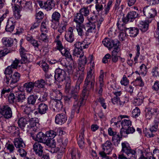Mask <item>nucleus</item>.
Returning <instances> with one entry per match:
<instances>
[{
	"mask_svg": "<svg viewBox=\"0 0 159 159\" xmlns=\"http://www.w3.org/2000/svg\"><path fill=\"white\" fill-rule=\"evenodd\" d=\"M71 157L70 159H79L80 155L78 152V150L76 148H73L70 152Z\"/></svg>",
	"mask_w": 159,
	"mask_h": 159,
	"instance_id": "nucleus-39",
	"label": "nucleus"
},
{
	"mask_svg": "<svg viewBox=\"0 0 159 159\" xmlns=\"http://www.w3.org/2000/svg\"><path fill=\"white\" fill-rule=\"evenodd\" d=\"M112 2L111 0L109 1L107 4V5L104 8V11H105V14L106 15H107L109 12L110 8L112 6Z\"/></svg>",
	"mask_w": 159,
	"mask_h": 159,
	"instance_id": "nucleus-61",
	"label": "nucleus"
},
{
	"mask_svg": "<svg viewBox=\"0 0 159 159\" xmlns=\"http://www.w3.org/2000/svg\"><path fill=\"white\" fill-rule=\"evenodd\" d=\"M111 44L110 48L114 47V50L118 48H120L119 47L120 45V43L119 41L117 39L114 40L112 39V41H111Z\"/></svg>",
	"mask_w": 159,
	"mask_h": 159,
	"instance_id": "nucleus-51",
	"label": "nucleus"
},
{
	"mask_svg": "<svg viewBox=\"0 0 159 159\" xmlns=\"http://www.w3.org/2000/svg\"><path fill=\"white\" fill-rule=\"evenodd\" d=\"M1 112L4 117L6 119H9L12 117L11 110H2Z\"/></svg>",
	"mask_w": 159,
	"mask_h": 159,
	"instance_id": "nucleus-44",
	"label": "nucleus"
},
{
	"mask_svg": "<svg viewBox=\"0 0 159 159\" xmlns=\"http://www.w3.org/2000/svg\"><path fill=\"white\" fill-rule=\"evenodd\" d=\"M47 138L46 134H45L42 132H40L36 134L35 140L39 142L44 143L46 142V140L48 139Z\"/></svg>",
	"mask_w": 159,
	"mask_h": 159,
	"instance_id": "nucleus-19",
	"label": "nucleus"
},
{
	"mask_svg": "<svg viewBox=\"0 0 159 159\" xmlns=\"http://www.w3.org/2000/svg\"><path fill=\"white\" fill-rule=\"evenodd\" d=\"M63 56H65L66 57L73 61V59L72 56L70 54V52L67 50V48H64L60 52Z\"/></svg>",
	"mask_w": 159,
	"mask_h": 159,
	"instance_id": "nucleus-33",
	"label": "nucleus"
},
{
	"mask_svg": "<svg viewBox=\"0 0 159 159\" xmlns=\"http://www.w3.org/2000/svg\"><path fill=\"white\" fill-rule=\"evenodd\" d=\"M56 43V48L59 50L60 52L62 50L65 48L62 45L61 42L59 40H57L55 41Z\"/></svg>",
	"mask_w": 159,
	"mask_h": 159,
	"instance_id": "nucleus-55",
	"label": "nucleus"
},
{
	"mask_svg": "<svg viewBox=\"0 0 159 159\" xmlns=\"http://www.w3.org/2000/svg\"><path fill=\"white\" fill-rule=\"evenodd\" d=\"M120 48H117L113 50L112 52V58L113 61L116 62L118 61V57L120 55Z\"/></svg>",
	"mask_w": 159,
	"mask_h": 159,
	"instance_id": "nucleus-34",
	"label": "nucleus"
},
{
	"mask_svg": "<svg viewBox=\"0 0 159 159\" xmlns=\"http://www.w3.org/2000/svg\"><path fill=\"white\" fill-rule=\"evenodd\" d=\"M44 144L52 148H54L56 147V142L54 139H47Z\"/></svg>",
	"mask_w": 159,
	"mask_h": 159,
	"instance_id": "nucleus-48",
	"label": "nucleus"
},
{
	"mask_svg": "<svg viewBox=\"0 0 159 159\" xmlns=\"http://www.w3.org/2000/svg\"><path fill=\"white\" fill-rule=\"evenodd\" d=\"M67 120V117L64 114H59L55 117V121L57 124L62 125L65 123Z\"/></svg>",
	"mask_w": 159,
	"mask_h": 159,
	"instance_id": "nucleus-16",
	"label": "nucleus"
},
{
	"mask_svg": "<svg viewBox=\"0 0 159 159\" xmlns=\"http://www.w3.org/2000/svg\"><path fill=\"white\" fill-rule=\"evenodd\" d=\"M38 3L41 8L46 10L47 11L51 10L55 6V2L54 0H47L43 3L42 1H39Z\"/></svg>",
	"mask_w": 159,
	"mask_h": 159,
	"instance_id": "nucleus-8",
	"label": "nucleus"
},
{
	"mask_svg": "<svg viewBox=\"0 0 159 159\" xmlns=\"http://www.w3.org/2000/svg\"><path fill=\"white\" fill-rule=\"evenodd\" d=\"M84 132V129H82L79 135V137L78 139V145L80 148L81 149L85 147Z\"/></svg>",
	"mask_w": 159,
	"mask_h": 159,
	"instance_id": "nucleus-20",
	"label": "nucleus"
},
{
	"mask_svg": "<svg viewBox=\"0 0 159 159\" xmlns=\"http://www.w3.org/2000/svg\"><path fill=\"white\" fill-rule=\"evenodd\" d=\"M16 2V5L20 8L21 7L27 9H30L31 6V3L30 2H26L25 0H17Z\"/></svg>",
	"mask_w": 159,
	"mask_h": 159,
	"instance_id": "nucleus-15",
	"label": "nucleus"
},
{
	"mask_svg": "<svg viewBox=\"0 0 159 159\" xmlns=\"http://www.w3.org/2000/svg\"><path fill=\"white\" fill-rule=\"evenodd\" d=\"M152 73L153 76L159 77V66L157 65V66L153 68L152 70Z\"/></svg>",
	"mask_w": 159,
	"mask_h": 159,
	"instance_id": "nucleus-63",
	"label": "nucleus"
},
{
	"mask_svg": "<svg viewBox=\"0 0 159 159\" xmlns=\"http://www.w3.org/2000/svg\"><path fill=\"white\" fill-rule=\"evenodd\" d=\"M156 157L159 158V150L155 149L153 151L152 156L149 157L148 159H156Z\"/></svg>",
	"mask_w": 159,
	"mask_h": 159,
	"instance_id": "nucleus-62",
	"label": "nucleus"
},
{
	"mask_svg": "<svg viewBox=\"0 0 159 159\" xmlns=\"http://www.w3.org/2000/svg\"><path fill=\"white\" fill-rule=\"evenodd\" d=\"M75 49L74 50L73 55L77 57L80 55V57H83L84 52L83 51V49L88 48V44L86 43V40L84 39L82 42H77L74 44Z\"/></svg>",
	"mask_w": 159,
	"mask_h": 159,
	"instance_id": "nucleus-3",
	"label": "nucleus"
},
{
	"mask_svg": "<svg viewBox=\"0 0 159 159\" xmlns=\"http://www.w3.org/2000/svg\"><path fill=\"white\" fill-rule=\"evenodd\" d=\"M16 102H20L25 99V96L24 93L18 91L15 92Z\"/></svg>",
	"mask_w": 159,
	"mask_h": 159,
	"instance_id": "nucleus-27",
	"label": "nucleus"
},
{
	"mask_svg": "<svg viewBox=\"0 0 159 159\" xmlns=\"http://www.w3.org/2000/svg\"><path fill=\"white\" fill-rule=\"evenodd\" d=\"M5 147L10 153L13 152L15 149L14 145L11 143H7L5 145Z\"/></svg>",
	"mask_w": 159,
	"mask_h": 159,
	"instance_id": "nucleus-60",
	"label": "nucleus"
},
{
	"mask_svg": "<svg viewBox=\"0 0 159 159\" xmlns=\"http://www.w3.org/2000/svg\"><path fill=\"white\" fill-rule=\"evenodd\" d=\"M76 29L78 32V35L80 36L84 35V30H86V28L84 25H76Z\"/></svg>",
	"mask_w": 159,
	"mask_h": 159,
	"instance_id": "nucleus-36",
	"label": "nucleus"
},
{
	"mask_svg": "<svg viewBox=\"0 0 159 159\" xmlns=\"http://www.w3.org/2000/svg\"><path fill=\"white\" fill-rule=\"evenodd\" d=\"M3 44L5 46L7 47H11L13 43V40L11 38H3L2 39Z\"/></svg>",
	"mask_w": 159,
	"mask_h": 159,
	"instance_id": "nucleus-37",
	"label": "nucleus"
},
{
	"mask_svg": "<svg viewBox=\"0 0 159 159\" xmlns=\"http://www.w3.org/2000/svg\"><path fill=\"white\" fill-rule=\"evenodd\" d=\"M61 18V14L57 11H54L52 14L51 21L52 22H59Z\"/></svg>",
	"mask_w": 159,
	"mask_h": 159,
	"instance_id": "nucleus-35",
	"label": "nucleus"
},
{
	"mask_svg": "<svg viewBox=\"0 0 159 159\" xmlns=\"http://www.w3.org/2000/svg\"><path fill=\"white\" fill-rule=\"evenodd\" d=\"M111 41V39L106 38L103 40L102 43L105 46L110 48Z\"/></svg>",
	"mask_w": 159,
	"mask_h": 159,
	"instance_id": "nucleus-58",
	"label": "nucleus"
},
{
	"mask_svg": "<svg viewBox=\"0 0 159 159\" xmlns=\"http://www.w3.org/2000/svg\"><path fill=\"white\" fill-rule=\"evenodd\" d=\"M35 87L38 88H43L45 84H46V82L42 79L39 80L34 82Z\"/></svg>",
	"mask_w": 159,
	"mask_h": 159,
	"instance_id": "nucleus-40",
	"label": "nucleus"
},
{
	"mask_svg": "<svg viewBox=\"0 0 159 159\" xmlns=\"http://www.w3.org/2000/svg\"><path fill=\"white\" fill-rule=\"evenodd\" d=\"M82 91V95L85 97L88 96L89 91L91 90H93L94 88L95 83L85 81Z\"/></svg>",
	"mask_w": 159,
	"mask_h": 159,
	"instance_id": "nucleus-10",
	"label": "nucleus"
},
{
	"mask_svg": "<svg viewBox=\"0 0 159 159\" xmlns=\"http://www.w3.org/2000/svg\"><path fill=\"white\" fill-rule=\"evenodd\" d=\"M144 15L148 19V22L150 23L152 21V19L157 16V11L155 8H152L147 6L144 7L143 9Z\"/></svg>",
	"mask_w": 159,
	"mask_h": 159,
	"instance_id": "nucleus-5",
	"label": "nucleus"
},
{
	"mask_svg": "<svg viewBox=\"0 0 159 159\" xmlns=\"http://www.w3.org/2000/svg\"><path fill=\"white\" fill-rule=\"evenodd\" d=\"M138 16V14L135 11H131L129 12L125 17H124L121 19H119L118 21H122V23L125 24L129 21L132 22Z\"/></svg>",
	"mask_w": 159,
	"mask_h": 159,
	"instance_id": "nucleus-9",
	"label": "nucleus"
},
{
	"mask_svg": "<svg viewBox=\"0 0 159 159\" xmlns=\"http://www.w3.org/2000/svg\"><path fill=\"white\" fill-rule=\"evenodd\" d=\"M90 9L88 6H84L80 9L79 12L83 16L87 17L90 14Z\"/></svg>",
	"mask_w": 159,
	"mask_h": 159,
	"instance_id": "nucleus-30",
	"label": "nucleus"
},
{
	"mask_svg": "<svg viewBox=\"0 0 159 159\" xmlns=\"http://www.w3.org/2000/svg\"><path fill=\"white\" fill-rule=\"evenodd\" d=\"M102 151H100L99 153L100 156L105 157L106 155L110 154L112 150V144L110 141H107L106 142L102 145Z\"/></svg>",
	"mask_w": 159,
	"mask_h": 159,
	"instance_id": "nucleus-6",
	"label": "nucleus"
},
{
	"mask_svg": "<svg viewBox=\"0 0 159 159\" xmlns=\"http://www.w3.org/2000/svg\"><path fill=\"white\" fill-rule=\"evenodd\" d=\"M82 79H80L78 82H76V84L75 88L73 90H71V92L72 93V96L75 98V99H77L78 98V92L80 89V85L82 82Z\"/></svg>",
	"mask_w": 159,
	"mask_h": 159,
	"instance_id": "nucleus-17",
	"label": "nucleus"
},
{
	"mask_svg": "<svg viewBox=\"0 0 159 159\" xmlns=\"http://www.w3.org/2000/svg\"><path fill=\"white\" fill-rule=\"evenodd\" d=\"M87 20L88 22L86 24L96 26V23L98 22V16L97 15H90L87 17Z\"/></svg>",
	"mask_w": 159,
	"mask_h": 159,
	"instance_id": "nucleus-23",
	"label": "nucleus"
},
{
	"mask_svg": "<svg viewBox=\"0 0 159 159\" xmlns=\"http://www.w3.org/2000/svg\"><path fill=\"white\" fill-rule=\"evenodd\" d=\"M84 75L83 72H82V73H80L79 72H76L73 75V79L74 80H77V82H78V80L81 78L82 82L84 79Z\"/></svg>",
	"mask_w": 159,
	"mask_h": 159,
	"instance_id": "nucleus-42",
	"label": "nucleus"
},
{
	"mask_svg": "<svg viewBox=\"0 0 159 159\" xmlns=\"http://www.w3.org/2000/svg\"><path fill=\"white\" fill-rule=\"evenodd\" d=\"M154 125L150 128V131L152 132H155L157 130L158 125L159 123V120L158 119H155L154 121Z\"/></svg>",
	"mask_w": 159,
	"mask_h": 159,
	"instance_id": "nucleus-50",
	"label": "nucleus"
},
{
	"mask_svg": "<svg viewBox=\"0 0 159 159\" xmlns=\"http://www.w3.org/2000/svg\"><path fill=\"white\" fill-rule=\"evenodd\" d=\"M121 138L117 133L113 136L112 140L113 142L114 145H116V144L118 146V144L120 143Z\"/></svg>",
	"mask_w": 159,
	"mask_h": 159,
	"instance_id": "nucleus-43",
	"label": "nucleus"
},
{
	"mask_svg": "<svg viewBox=\"0 0 159 159\" xmlns=\"http://www.w3.org/2000/svg\"><path fill=\"white\" fill-rule=\"evenodd\" d=\"M21 8H19L17 6H15V10L14 11V17L16 19H18L20 18L21 15L20 14V10Z\"/></svg>",
	"mask_w": 159,
	"mask_h": 159,
	"instance_id": "nucleus-46",
	"label": "nucleus"
},
{
	"mask_svg": "<svg viewBox=\"0 0 159 159\" xmlns=\"http://www.w3.org/2000/svg\"><path fill=\"white\" fill-rule=\"evenodd\" d=\"M20 77V74L17 72H16L13 75L7 76V78L4 79V81L7 84L13 88L17 86L16 83L19 80Z\"/></svg>",
	"mask_w": 159,
	"mask_h": 159,
	"instance_id": "nucleus-4",
	"label": "nucleus"
},
{
	"mask_svg": "<svg viewBox=\"0 0 159 159\" xmlns=\"http://www.w3.org/2000/svg\"><path fill=\"white\" fill-rule=\"evenodd\" d=\"M67 21L63 20L60 24L58 27V31L61 34L62 33L66 30V26L67 25Z\"/></svg>",
	"mask_w": 159,
	"mask_h": 159,
	"instance_id": "nucleus-29",
	"label": "nucleus"
},
{
	"mask_svg": "<svg viewBox=\"0 0 159 159\" xmlns=\"http://www.w3.org/2000/svg\"><path fill=\"white\" fill-rule=\"evenodd\" d=\"M67 77L64 70L60 68H57L55 70L54 78L56 80L61 82L66 80Z\"/></svg>",
	"mask_w": 159,
	"mask_h": 159,
	"instance_id": "nucleus-7",
	"label": "nucleus"
},
{
	"mask_svg": "<svg viewBox=\"0 0 159 159\" xmlns=\"http://www.w3.org/2000/svg\"><path fill=\"white\" fill-rule=\"evenodd\" d=\"M122 21H118L117 25L120 30L124 31L128 36L135 37L139 34V30L137 28L129 27L127 26L125 24L122 23Z\"/></svg>",
	"mask_w": 159,
	"mask_h": 159,
	"instance_id": "nucleus-2",
	"label": "nucleus"
},
{
	"mask_svg": "<svg viewBox=\"0 0 159 159\" xmlns=\"http://www.w3.org/2000/svg\"><path fill=\"white\" fill-rule=\"evenodd\" d=\"M66 80V82L65 86L66 89V91L68 92L71 87V80L70 77L69 76H67Z\"/></svg>",
	"mask_w": 159,
	"mask_h": 159,
	"instance_id": "nucleus-57",
	"label": "nucleus"
},
{
	"mask_svg": "<svg viewBox=\"0 0 159 159\" xmlns=\"http://www.w3.org/2000/svg\"><path fill=\"white\" fill-rule=\"evenodd\" d=\"M74 29L72 27H70L66 31L65 35L66 40L70 43H72L75 40L74 36L73 33Z\"/></svg>",
	"mask_w": 159,
	"mask_h": 159,
	"instance_id": "nucleus-11",
	"label": "nucleus"
},
{
	"mask_svg": "<svg viewBox=\"0 0 159 159\" xmlns=\"http://www.w3.org/2000/svg\"><path fill=\"white\" fill-rule=\"evenodd\" d=\"M13 69L10 66H8L5 69L4 73L6 75V78H7V76H10V75L12 74L13 72Z\"/></svg>",
	"mask_w": 159,
	"mask_h": 159,
	"instance_id": "nucleus-59",
	"label": "nucleus"
},
{
	"mask_svg": "<svg viewBox=\"0 0 159 159\" xmlns=\"http://www.w3.org/2000/svg\"><path fill=\"white\" fill-rule=\"evenodd\" d=\"M57 134L56 132L53 130H50L47 131L46 133L47 138H48V139H53L56 136Z\"/></svg>",
	"mask_w": 159,
	"mask_h": 159,
	"instance_id": "nucleus-52",
	"label": "nucleus"
},
{
	"mask_svg": "<svg viewBox=\"0 0 159 159\" xmlns=\"http://www.w3.org/2000/svg\"><path fill=\"white\" fill-rule=\"evenodd\" d=\"M149 23L147 20H146L145 21L140 22L139 26L140 30L142 32H145L148 30Z\"/></svg>",
	"mask_w": 159,
	"mask_h": 159,
	"instance_id": "nucleus-31",
	"label": "nucleus"
},
{
	"mask_svg": "<svg viewBox=\"0 0 159 159\" xmlns=\"http://www.w3.org/2000/svg\"><path fill=\"white\" fill-rule=\"evenodd\" d=\"M80 13H78L76 14L74 17V21L76 23V25H83L82 24L84 21V18Z\"/></svg>",
	"mask_w": 159,
	"mask_h": 159,
	"instance_id": "nucleus-21",
	"label": "nucleus"
},
{
	"mask_svg": "<svg viewBox=\"0 0 159 159\" xmlns=\"http://www.w3.org/2000/svg\"><path fill=\"white\" fill-rule=\"evenodd\" d=\"M48 22L47 21H43L42 22L41 25L40 27V30L42 32H44L45 33H47L48 28L47 25Z\"/></svg>",
	"mask_w": 159,
	"mask_h": 159,
	"instance_id": "nucleus-45",
	"label": "nucleus"
},
{
	"mask_svg": "<svg viewBox=\"0 0 159 159\" xmlns=\"http://www.w3.org/2000/svg\"><path fill=\"white\" fill-rule=\"evenodd\" d=\"M93 72H92V69L91 68L87 73V75L85 81L95 82V76Z\"/></svg>",
	"mask_w": 159,
	"mask_h": 159,
	"instance_id": "nucleus-24",
	"label": "nucleus"
},
{
	"mask_svg": "<svg viewBox=\"0 0 159 159\" xmlns=\"http://www.w3.org/2000/svg\"><path fill=\"white\" fill-rule=\"evenodd\" d=\"M32 130L34 129V127L39 125L38 120L36 118H32L28 121Z\"/></svg>",
	"mask_w": 159,
	"mask_h": 159,
	"instance_id": "nucleus-38",
	"label": "nucleus"
},
{
	"mask_svg": "<svg viewBox=\"0 0 159 159\" xmlns=\"http://www.w3.org/2000/svg\"><path fill=\"white\" fill-rule=\"evenodd\" d=\"M121 145V154L119 155L118 157L119 159H134L136 158L135 151L131 149L128 143H122Z\"/></svg>",
	"mask_w": 159,
	"mask_h": 159,
	"instance_id": "nucleus-1",
	"label": "nucleus"
},
{
	"mask_svg": "<svg viewBox=\"0 0 159 159\" xmlns=\"http://www.w3.org/2000/svg\"><path fill=\"white\" fill-rule=\"evenodd\" d=\"M37 98L36 95H30L28 98V103L29 104H34Z\"/></svg>",
	"mask_w": 159,
	"mask_h": 159,
	"instance_id": "nucleus-54",
	"label": "nucleus"
},
{
	"mask_svg": "<svg viewBox=\"0 0 159 159\" xmlns=\"http://www.w3.org/2000/svg\"><path fill=\"white\" fill-rule=\"evenodd\" d=\"M66 70L69 75H72L73 74L75 69L73 61L72 63H70L68 66H66Z\"/></svg>",
	"mask_w": 159,
	"mask_h": 159,
	"instance_id": "nucleus-41",
	"label": "nucleus"
},
{
	"mask_svg": "<svg viewBox=\"0 0 159 159\" xmlns=\"http://www.w3.org/2000/svg\"><path fill=\"white\" fill-rule=\"evenodd\" d=\"M34 86V83L32 82L26 83L23 85V87L26 92L29 93L32 92Z\"/></svg>",
	"mask_w": 159,
	"mask_h": 159,
	"instance_id": "nucleus-28",
	"label": "nucleus"
},
{
	"mask_svg": "<svg viewBox=\"0 0 159 159\" xmlns=\"http://www.w3.org/2000/svg\"><path fill=\"white\" fill-rule=\"evenodd\" d=\"M135 131V129L132 126H129L128 128H126L125 130H122L120 129V134L121 136L126 137L127 134L130 133H133Z\"/></svg>",
	"mask_w": 159,
	"mask_h": 159,
	"instance_id": "nucleus-25",
	"label": "nucleus"
},
{
	"mask_svg": "<svg viewBox=\"0 0 159 159\" xmlns=\"http://www.w3.org/2000/svg\"><path fill=\"white\" fill-rule=\"evenodd\" d=\"M22 39H21L20 40V48L19 50L20 56L25 55L28 54L27 53V51L22 46Z\"/></svg>",
	"mask_w": 159,
	"mask_h": 159,
	"instance_id": "nucleus-56",
	"label": "nucleus"
},
{
	"mask_svg": "<svg viewBox=\"0 0 159 159\" xmlns=\"http://www.w3.org/2000/svg\"><path fill=\"white\" fill-rule=\"evenodd\" d=\"M62 93L59 90L56 89L52 90L50 94L51 98L55 101H59L62 98Z\"/></svg>",
	"mask_w": 159,
	"mask_h": 159,
	"instance_id": "nucleus-13",
	"label": "nucleus"
},
{
	"mask_svg": "<svg viewBox=\"0 0 159 159\" xmlns=\"http://www.w3.org/2000/svg\"><path fill=\"white\" fill-rule=\"evenodd\" d=\"M15 93H10L8 97V100L10 102L12 103L16 102Z\"/></svg>",
	"mask_w": 159,
	"mask_h": 159,
	"instance_id": "nucleus-64",
	"label": "nucleus"
},
{
	"mask_svg": "<svg viewBox=\"0 0 159 159\" xmlns=\"http://www.w3.org/2000/svg\"><path fill=\"white\" fill-rule=\"evenodd\" d=\"M144 98L142 93H139L137 96L134 99L133 103L135 106H139L143 103Z\"/></svg>",
	"mask_w": 159,
	"mask_h": 159,
	"instance_id": "nucleus-26",
	"label": "nucleus"
},
{
	"mask_svg": "<svg viewBox=\"0 0 159 159\" xmlns=\"http://www.w3.org/2000/svg\"><path fill=\"white\" fill-rule=\"evenodd\" d=\"M33 149L36 155L41 157L43 153V147L39 142L35 143L33 145Z\"/></svg>",
	"mask_w": 159,
	"mask_h": 159,
	"instance_id": "nucleus-12",
	"label": "nucleus"
},
{
	"mask_svg": "<svg viewBox=\"0 0 159 159\" xmlns=\"http://www.w3.org/2000/svg\"><path fill=\"white\" fill-rule=\"evenodd\" d=\"M86 26L88 28L86 32L87 35H88L89 34L95 32V30L96 28V26L86 24Z\"/></svg>",
	"mask_w": 159,
	"mask_h": 159,
	"instance_id": "nucleus-49",
	"label": "nucleus"
},
{
	"mask_svg": "<svg viewBox=\"0 0 159 159\" xmlns=\"http://www.w3.org/2000/svg\"><path fill=\"white\" fill-rule=\"evenodd\" d=\"M20 129L26 132H28L29 131H32L31 127L29 125L28 121L27 122L26 124L24 125H21V124L20 123Z\"/></svg>",
	"mask_w": 159,
	"mask_h": 159,
	"instance_id": "nucleus-53",
	"label": "nucleus"
},
{
	"mask_svg": "<svg viewBox=\"0 0 159 159\" xmlns=\"http://www.w3.org/2000/svg\"><path fill=\"white\" fill-rule=\"evenodd\" d=\"M94 0H86V3L87 4H90L94 1ZM98 0H95L96 4L95 5V9L97 12H99L102 11L103 9V6L102 3L98 2Z\"/></svg>",
	"mask_w": 159,
	"mask_h": 159,
	"instance_id": "nucleus-22",
	"label": "nucleus"
},
{
	"mask_svg": "<svg viewBox=\"0 0 159 159\" xmlns=\"http://www.w3.org/2000/svg\"><path fill=\"white\" fill-rule=\"evenodd\" d=\"M16 21L13 18H11L7 20V25L6 26L5 30L7 31H12L15 28Z\"/></svg>",
	"mask_w": 159,
	"mask_h": 159,
	"instance_id": "nucleus-14",
	"label": "nucleus"
},
{
	"mask_svg": "<svg viewBox=\"0 0 159 159\" xmlns=\"http://www.w3.org/2000/svg\"><path fill=\"white\" fill-rule=\"evenodd\" d=\"M122 128L121 129L125 130L131 126V122L129 120L123 119L121 122Z\"/></svg>",
	"mask_w": 159,
	"mask_h": 159,
	"instance_id": "nucleus-32",
	"label": "nucleus"
},
{
	"mask_svg": "<svg viewBox=\"0 0 159 159\" xmlns=\"http://www.w3.org/2000/svg\"><path fill=\"white\" fill-rule=\"evenodd\" d=\"M14 144L16 148H23L25 147V144L22 139L20 138H17L14 139Z\"/></svg>",
	"mask_w": 159,
	"mask_h": 159,
	"instance_id": "nucleus-18",
	"label": "nucleus"
},
{
	"mask_svg": "<svg viewBox=\"0 0 159 159\" xmlns=\"http://www.w3.org/2000/svg\"><path fill=\"white\" fill-rule=\"evenodd\" d=\"M29 55L28 54L25 55L21 56V59L20 62L21 64L28 63L30 62V59L28 58Z\"/></svg>",
	"mask_w": 159,
	"mask_h": 159,
	"instance_id": "nucleus-47",
	"label": "nucleus"
}]
</instances>
